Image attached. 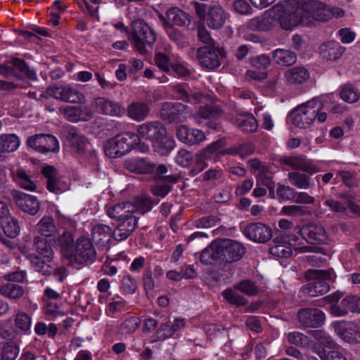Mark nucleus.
Returning <instances> with one entry per match:
<instances>
[{
    "label": "nucleus",
    "mask_w": 360,
    "mask_h": 360,
    "mask_svg": "<svg viewBox=\"0 0 360 360\" xmlns=\"http://www.w3.org/2000/svg\"><path fill=\"white\" fill-rule=\"evenodd\" d=\"M268 13L285 30L299 25L309 26L312 20L323 22L333 17L331 7L317 0H285L274 5Z\"/></svg>",
    "instance_id": "nucleus-1"
},
{
    "label": "nucleus",
    "mask_w": 360,
    "mask_h": 360,
    "mask_svg": "<svg viewBox=\"0 0 360 360\" xmlns=\"http://www.w3.org/2000/svg\"><path fill=\"white\" fill-rule=\"evenodd\" d=\"M136 134L153 143L154 150L162 155H167L174 148L175 141L167 136L166 128L159 121H150L137 126Z\"/></svg>",
    "instance_id": "nucleus-2"
},
{
    "label": "nucleus",
    "mask_w": 360,
    "mask_h": 360,
    "mask_svg": "<svg viewBox=\"0 0 360 360\" xmlns=\"http://www.w3.org/2000/svg\"><path fill=\"white\" fill-rule=\"evenodd\" d=\"M323 108L321 99L313 98L291 111L290 117L292 123L300 129L309 128L316 120L323 123L327 119V113L322 111Z\"/></svg>",
    "instance_id": "nucleus-3"
},
{
    "label": "nucleus",
    "mask_w": 360,
    "mask_h": 360,
    "mask_svg": "<svg viewBox=\"0 0 360 360\" xmlns=\"http://www.w3.org/2000/svg\"><path fill=\"white\" fill-rule=\"evenodd\" d=\"M129 40L140 55L148 53V47H152L156 41L154 30L142 19L132 21Z\"/></svg>",
    "instance_id": "nucleus-4"
},
{
    "label": "nucleus",
    "mask_w": 360,
    "mask_h": 360,
    "mask_svg": "<svg viewBox=\"0 0 360 360\" xmlns=\"http://www.w3.org/2000/svg\"><path fill=\"white\" fill-rule=\"evenodd\" d=\"M33 247L36 253H26L25 256L36 271H45L49 269L48 262L53 259V250L47 244L46 240L41 236H35L33 239Z\"/></svg>",
    "instance_id": "nucleus-5"
},
{
    "label": "nucleus",
    "mask_w": 360,
    "mask_h": 360,
    "mask_svg": "<svg viewBox=\"0 0 360 360\" xmlns=\"http://www.w3.org/2000/svg\"><path fill=\"white\" fill-rule=\"evenodd\" d=\"M139 137L133 132H125L106 141L103 150L107 156L116 158L124 155L134 145L137 144Z\"/></svg>",
    "instance_id": "nucleus-6"
},
{
    "label": "nucleus",
    "mask_w": 360,
    "mask_h": 360,
    "mask_svg": "<svg viewBox=\"0 0 360 360\" xmlns=\"http://www.w3.org/2000/svg\"><path fill=\"white\" fill-rule=\"evenodd\" d=\"M309 283L302 287L304 294L310 297L321 296L330 290L329 284L326 280L330 278L328 271L319 269H309L305 273Z\"/></svg>",
    "instance_id": "nucleus-7"
},
{
    "label": "nucleus",
    "mask_w": 360,
    "mask_h": 360,
    "mask_svg": "<svg viewBox=\"0 0 360 360\" xmlns=\"http://www.w3.org/2000/svg\"><path fill=\"white\" fill-rule=\"evenodd\" d=\"M65 137L70 145L78 152L84 153V160H88V163L92 165L96 169L98 158L94 150H88L89 143L79 131L74 127H67Z\"/></svg>",
    "instance_id": "nucleus-8"
},
{
    "label": "nucleus",
    "mask_w": 360,
    "mask_h": 360,
    "mask_svg": "<svg viewBox=\"0 0 360 360\" xmlns=\"http://www.w3.org/2000/svg\"><path fill=\"white\" fill-rule=\"evenodd\" d=\"M26 145L33 150L41 154L56 153L60 149L58 139L50 134L32 135L27 138Z\"/></svg>",
    "instance_id": "nucleus-9"
},
{
    "label": "nucleus",
    "mask_w": 360,
    "mask_h": 360,
    "mask_svg": "<svg viewBox=\"0 0 360 360\" xmlns=\"http://www.w3.org/2000/svg\"><path fill=\"white\" fill-rule=\"evenodd\" d=\"M46 96L71 103H83L85 101L84 94L76 88L70 85L51 86L45 92Z\"/></svg>",
    "instance_id": "nucleus-10"
},
{
    "label": "nucleus",
    "mask_w": 360,
    "mask_h": 360,
    "mask_svg": "<svg viewBox=\"0 0 360 360\" xmlns=\"http://www.w3.org/2000/svg\"><path fill=\"white\" fill-rule=\"evenodd\" d=\"M221 253V259L227 263L238 262L244 256L246 248L234 240L224 238L219 240Z\"/></svg>",
    "instance_id": "nucleus-11"
},
{
    "label": "nucleus",
    "mask_w": 360,
    "mask_h": 360,
    "mask_svg": "<svg viewBox=\"0 0 360 360\" xmlns=\"http://www.w3.org/2000/svg\"><path fill=\"white\" fill-rule=\"evenodd\" d=\"M222 51L220 49L211 46H205L198 49L197 58L202 68L213 70L220 66V56Z\"/></svg>",
    "instance_id": "nucleus-12"
},
{
    "label": "nucleus",
    "mask_w": 360,
    "mask_h": 360,
    "mask_svg": "<svg viewBox=\"0 0 360 360\" xmlns=\"http://www.w3.org/2000/svg\"><path fill=\"white\" fill-rule=\"evenodd\" d=\"M72 253L70 259L79 264L94 261L96 258L95 248L90 239L86 237H80L77 240Z\"/></svg>",
    "instance_id": "nucleus-13"
},
{
    "label": "nucleus",
    "mask_w": 360,
    "mask_h": 360,
    "mask_svg": "<svg viewBox=\"0 0 360 360\" xmlns=\"http://www.w3.org/2000/svg\"><path fill=\"white\" fill-rule=\"evenodd\" d=\"M11 196L16 206L23 212L32 216L38 213L40 202L37 197L18 190H13Z\"/></svg>",
    "instance_id": "nucleus-14"
},
{
    "label": "nucleus",
    "mask_w": 360,
    "mask_h": 360,
    "mask_svg": "<svg viewBox=\"0 0 360 360\" xmlns=\"http://www.w3.org/2000/svg\"><path fill=\"white\" fill-rule=\"evenodd\" d=\"M243 233L249 240L258 243H266L273 236L271 229L266 224L261 222H254L248 224Z\"/></svg>",
    "instance_id": "nucleus-15"
},
{
    "label": "nucleus",
    "mask_w": 360,
    "mask_h": 360,
    "mask_svg": "<svg viewBox=\"0 0 360 360\" xmlns=\"http://www.w3.org/2000/svg\"><path fill=\"white\" fill-rule=\"evenodd\" d=\"M160 117L168 123L184 122L188 113L187 107L179 103L166 102L162 104Z\"/></svg>",
    "instance_id": "nucleus-16"
},
{
    "label": "nucleus",
    "mask_w": 360,
    "mask_h": 360,
    "mask_svg": "<svg viewBox=\"0 0 360 360\" xmlns=\"http://www.w3.org/2000/svg\"><path fill=\"white\" fill-rule=\"evenodd\" d=\"M172 96L176 100L186 103H199L205 97L198 89H190L186 84H177L172 86Z\"/></svg>",
    "instance_id": "nucleus-17"
},
{
    "label": "nucleus",
    "mask_w": 360,
    "mask_h": 360,
    "mask_svg": "<svg viewBox=\"0 0 360 360\" xmlns=\"http://www.w3.org/2000/svg\"><path fill=\"white\" fill-rule=\"evenodd\" d=\"M297 316L300 322L306 327L317 328L325 321V314L317 308H304L299 311Z\"/></svg>",
    "instance_id": "nucleus-18"
},
{
    "label": "nucleus",
    "mask_w": 360,
    "mask_h": 360,
    "mask_svg": "<svg viewBox=\"0 0 360 360\" xmlns=\"http://www.w3.org/2000/svg\"><path fill=\"white\" fill-rule=\"evenodd\" d=\"M345 322L336 321L333 323L335 333L345 341L352 344L360 343V328L354 323L346 327Z\"/></svg>",
    "instance_id": "nucleus-19"
},
{
    "label": "nucleus",
    "mask_w": 360,
    "mask_h": 360,
    "mask_svg": "<svg viewBox=\"0 0 360 360\" xmlns=\"http://www.w3.org/2000/svg\"><path fill=\"white\" fill-rule=\"evenodd\" d=\"M298 233L309 243H324L327 240L325 229L321 226L315 224H309L299 230Z\"/></svg>",
    "instance_id": "nucleus-20"
},
{
    "label": "nucleus",
    "mask_w": 360,
    "mask_h": 360,
    "mask_svg": "<svg viewBox=\"0 0 360 360\" xmlns=\"http://www.w3.org/2000/svg\"><path fill=\"white\" fill-rule=\"evenodd\" d=\"M281 164L291 167L294 169H299L313 174L319 172L317 167L311 160L303 155L283 157L281 159Z\"/></svg>",
    "instance_id": "nucleus-21"
},
{
    "label": "nucleus",
    "mask_w": 360,
    "mask_h": 360,
    "mask_svg": "<svg viewBox=\"0 0 360 360\" xmlns=\"http://www.w3.org/2000/svg\"><path fill=\"white\" fill-rule=\"evenodd\" d=\"M93 105L99 113L106 115L121 117L125 112V109L122 105L103 97L94 99Z\"/></svg>",
    "instance_id": "nucleus-22"
},
{
    "label": "nucleus",
    "mask_w": 360,
    "mask_h": 360,
    "mask_svg": "<svg viewBox=\"0 0 360 360\" xmlns=\"http://www.w3.org/2000/svg\"><path fill=\"white\" fill-rule=\"evenodd\" d=\"M138 218L133 213L131 215L120 221L114 231L113 236L116 240L122 241L126 240L134 231L137 225Z\"/></svg>",
    "instance_id": "nucleus-23"
},
{
    "label": "nucleus",
    "mask_w": 360,
    "mask_h": 360,
    "mask_svg": "<svg viewBox=\"0 0 360 360\" xmlns=\"http://www.w3.org/2000/svg\"><path fill=\"white\" fill-rule=\"evenodd\" d=\"M176 137L184 143L192 146L205 139L203 131L197 129H190L185 125L179 126L176 129Z\"/></svg>",
    "instance_id": "nucleus-24"
},
{
    "label": "nucleus",
    "mask_w": 360,
    "mask_h": 360,
    "mask_svg": "<svg viewBox=\"0 0 360 360\" xmlns=\"http://www.w3.org/2000/svg\"><path fill=\"white\" fill-rule=\"evenodd\" d=\"M205 20L210 28L218 30L225 24L226 13L220 5H212L207 9Z\"/></svg>",
    "instance_id": "nucleus-25"
},
{
    "label": "nucleus",
    "mask_w": 360,
    "mask_h": 360,
    "mask_svg": "<svg viewBox=\"0 0 360 360\" xmlns=\"http://www.w3.org/2000/svg\"><path fill=\"white\" fill-rule=\"evenodd\" d=\"M112 235L111 227L105 224H96L91 229L92 240L101 248L108 245Z\"/></svg>",
    "instance_id": "nucleus-26"
},
{
    "label": "nucleus",
    "mask_w": 360,
    "mask_h": 360,
    "mask_svg": "<svg viewBox=\"0 0 360 360\" xmlns=\"http://www.w3.org/2000/svg\"><path fill=\"white\" fill-rule=\"evenodd\" d=\"M124 167L131 172L149 174L155 170V165L146 158H130L124 161Z\"/></svg>",
    "instance_id": "nucleus-27"
},
{
    "label": "nucleus",
    "mask_w": 360,
    "mask_h": 360,
    "mask_svg": "<svg viewBox=\"0 0 360 360\" xmlns=\"http://www.w3.org/2000/svg\"><path fill=\"white\" fill-rule=\"evenodd\" d=\"M134 206L131 202H120L107 208L108 216L118 221L127 218L134 213Z\"/></svg>",
    "instance_id": "nucleus-28"
},
{
    "label": "nucleus",
    "mask_w": 360,
    "mask_h": 360,
    "mask_svg": "<svg viewBox=\"0 0 360 360\" xmlns=\"http://www.w3.org/2000/svg\"><path fill=\"white\" fill-rule=\"evenodd\" d=\"M13 181L22 189L28 191H35L37 184L33 177L23 169H18L12 172Z\"/></svg>",
    "instance_id": "nucleus-29"
},
{
    "label": "nucleus",
    "mask_w": 360,
    "mask_h": 360,
    "mask_svg": "<svg viewBox=\"0 0 360 360\" xmlns=\"http://www.w3.org/2000/svg\"><path fill=\"white\" fill-rule=\"evenodd\" d=\"M320 53L323 58L328 60H337L344 53L345 48L338 41H328L321 45Z\"/></svg>",
    "instance_id": "nucleus-30"
},
{
    "label": "nucleus",
    "mask_w": 360,
    "mask_h": 360,
    "mask_svg": "<svg viewBox=\"0 0 360 360\" xmlns=\"http://www.w3.org/2000/svg\"><path fill=\"white\" fill-rule=\"evenodd\" d=\"M166 21L177 26H188L191 21V16L177 7L169 8L165 16Z\"/></svg>",
    "instance_id": "nucleus-31"
},
{
    "label": "nucleus",
    "mask_w": 360,
    "mask_h": 360,
    "mask_svg": "<svg viewBox=\"0 0 360 360\" xmlns=\"http://www.w3.org/2000/svg\"><path fill=\"white\" fill-rule=\"evenodd\" d=\"M309 71L303 66H296L288 69L284 74L287 82L290 84H300L309 78Z\"/></svg>",
    "instance_id": "nucleus-32"
},
{
    "label": "nucleus",
    "mask_w": 360,
    "mask_h": 360,
    "mask_svg": "<svg viewBox=\"0 0 360 360\" xmlns=\"http://www.w3.org/2000/svg\"><path fill=\"white\" fill-rule=\"evenodd\" d=\"M221 259V253L219 241L212 242L208 247L205 248L200 255V262L206 265L212 264L213 262Z\"/></svg>",
    "instance_id": "nucleus-33"
},
{
    "label": "nucleus",
    "mask_w": 360,
    "mask_h": 360,
    "mask_svg": "<svg viewBox=\"0 0 360 360\" xmlns=\"http://www.w3.org/2000/svg\"><path fill=\"white\" fill-rule=\"evenodd\" d=\"M149 111L148 105L143 102H132L127 109L129 117L136 122L144 120L148 117Z\"/></svg>",
    "instance_id": "nucleus-34"
},
{
    "label": "nucleus",
    "mask_w": 360,
    "mask_h": 360,
    "mask_svg": "<svg viewBox=\"0 0 360 360\" xmlns=\"http://www.w3.org/2000/svg\"><path fill=\"white\" fill-rule=\"evenodd\" d=\"M15 331L22 335H28L31 332L32 317L26 312L19 310L14 318Z\"/></svg>",
    "instance_id": "nucleus-35"
},
{
    "label": "nucleus",
    "mask_w": 360,
    "mask_h": 360,
    "mask_svg": "<svg viewBox=\"0 0 360 360\" xmlns=\"http://www.w3.org/2000/svg\"><path fill=\"white\" fill-rule=\"evenodd\" d=\"M274 62L281 66H290L297 60V55L293 51L285 49H276L272 53Z\"/></svg>",
    "instance_id": "nucleus-36"
},
{
    "label": "nucleus",
    "mask_w": 360,
    "mask_h": 360,
    "mask_svg": "<svg viewBox=\"0 0 360 360\" xmlns=\"http://www.w3.org/2000/svg\"><path fill=\"white\" fill-rule=\"evenodd\" d=\"M236 124L241 130L250 133L255 131L258 127L255 117L249 113L238 114L236 117Z\"/></svg>",
    "instance_id": "nucleus-37"
},
{
    "label": "nucleus",
    "mask_w": 360,
    "mask_h": 360,
    "mask_svg": "<svg viewBox=\"0 0 360 360\" xmlns=\"http://www.w3.org/2000/svg\"><path fill=\"white\" fill-rule=\"evenodd\" d=\"M0 226L4 233L10 238H15L19 235L20 228L17 219L9 214L4 219L0 222Z\"/></svg>",
    "instance_id": "nucleus-38"
},
{
    "label": "nucleus",
    "mask_w": 360,
    "mask_h": 360,
    "mask_svg": "<svg viewBox=\"0 0 360 360\" xmlns=\"http://www.w3.org/2000/svg\"><path fill=\"white\" fill-rule=\"evenodd\" d=\"M290 183L299 189H309L313 186L309 176L298 172H291L288 174Z\"/></svg>",
    "instance_id": "nucleus-39"
},
{
    "label": "nucleus",
    "mask_w": 360,
    "mask_h": 360,
    "mask_svg": "<svg viewBox=\"0 0 360 360\" xmlns=\"http://www.w3.org/2000/svg\"><path fill=\"white\" fill-rule=\"evenodd\" d=\"M0 294L11 300H17L24 295L23 288L15 283L0 284Z\"/></svg>",
    "instance_id": "nucleus-40"
},
{
    "label": "nucleus",
    "mask_w": 360,
    "mask_h": 360,
    "mask_svg": "<svg viewBox=\"0 0 360 360\" xmlns=\"http://www.w3.org/2000/svg\"><path fill=\"white\" fill-rule=\"evenodd\" d=\"M158 203V201H153L150 196L141 195L137 197L134 202H132V205L134 206V214L139 212L141 214H144L151 210L153 205Z\"/></svg>",
    "instance_id": "nucleus-41"
},
{
    "label": "nucleus",
    "mask_w": 360,
    "mask_h": 360,
    "mask_svg": "<svg viewBox=\"0 0 360 360\" xmlns=\"http://www.w3.org/2000/svg\"><path fill=\"white\" fill-rule=\"evenodd\" d=\"M37 229L41 236H52L56 231L54 219L51 217H44L37 223Z\"/></svg>",
    "instance_id": "nucleus-42"
},
{
    "label": "nucleus",
    "mask_w": 360,
    "mask_h": 360,
    "mask_svg": "<svg viewBox=\"0 0 360 360\" xmlns=\"http://www.w3.org/2000/svg\"><path fill=\"white\" fill-rule=\"evenodd\" d=\"M10 63L13 66V70L15 69L18 70L30 79H37L35 70L30 68L24 60L20 59L18 58H12L10 60Z\"/></svg>",
    "instance_id": "nucleus-43"
},
{
    "label": "nucleus",
    "mask_w": 360,
    "mask_h": 360,
    "mask_svg": "<svg viewBox=\"0 0 360 360\" xmlns=\"http://www.w3.org/2000/svg\"><path fill=\"white\" fill-rule=\"evenodd\" d=\"M221 295L229 304L236 307L244 306L248 303L247 299L240 295L236 289L226 288L221 292Z\"/></svg>",
    "instance_id": "nucleus-44"
},
{
    "label": "nucleus",
    "mask_w": 360,
    "mask_h": 360,
    "mask_svg": "<svg viewBox=\"0 0 360 360\" xmlns=\"http://www.w3.org/2000/svg\"><path fill=\"white\" fill-rule=\"evenodd\" d=\"M58 244L64 257L68 259L72 257V252L75 245L74 244V240L70 233H63V234L59 238Z\"/></svg>",
    "instance_id": "nucleus-45"
},
{
    "label": "nucleus",
    "mask_w": 360,
    "mask_h": 360,
    "mask_svg": "<svg viewBox=\"0 0 360 360\" xmlns=\"http://www.w3.org/2000/svg\"><path fill=\"white\" fill-rule=\"evenodd\" d=\"M340 95L343 101L349 103H356L360 98L359 91L351 84L344 85Z\"/></svg>",
    "instance_id": "nucleus-46"
},
{
    "label": "nucleus",
    "mask_w": 360,
    "mask_h": 360,
    "mask_svg": "<svg viewBox=\"0 0 360 360\" xmlns=\"http://www.w3.org/2000/svg\"><path fill=\"white\" fill-rule=\"evenodd\" d=\"M315 351L321 360H347L341 348L327 351L319 347H316Z\"/></svg>",
    "instance_id": "nucleus-47"
},
{
    "label": "nucleus",
    "mask_w": 360,
    "mask_h": 360,
    "mask_svg": "<svg viewBox=\"0 0 360 360\" xmlns=\"http://www.w3.org/2000/svg\"><path fill=\"white\" fill-rule=\"evenodd\" d=\"M159 18L164 24L165 30L169 38L177 45H181L184 41V36L181 32L174 28L172 24L167 22L164 15H161Z\"/></svg>",
    "instance_id": "nucleus-48"
},
{
    "label": "nucleus",
    "mask_w": 360,
    "mask_h": 360,
    "mask_svg": "<svg viewBox=\"0 0 360 360\" xmlns=\"http://www.w3.org/2000/svg\"><path fill=\"white\" fill-rule=\"evenodd\" d=\"M246 27L252 31H266L270 29V22L266 18L256 16L248 20Z\"/></svg>",
    "instance_id": "nucleus-49"
},
{
    "label": "nucleus",
    "mask_w": 360,
    "mask_h": 360,
    "mask_svg": "<svg viewBox=\"0 0 360 360\" xmlns=\"http://www.w3.org/2000/svg\"><path fill=\"white\" fill-rule=\"evenodd\" d=\"M140 319L136 316H130L124 320L120 325L119 331L122 335H128L133 333L139 327Z\"/></svg>",
    "instance_id": "nucleus-50"
},
{
    "label": "nucleus",
    "mask_w": 360,
    "mask_h": 360,
    "mask_svg": "<svg viewBox=\"0 0 360 360\" xmlns=\"http://www.w3.org/2000/svg\"><path fill=\"white\" fill-rule=\"evenodd\" d=\"M274 243H279L269 250L271 255L278 257H288L292 255V250L290 247L283 244V241H280L278 238L274 239Z\"/></svg>",
    "instance_id": "nucleus-51"
},
{
    "label": "nucleus",
    "mask_w": 360,
    "mask_h": 360,
    "mask_svg": "<svg viewBox=\"0 0 360 360\" xmlns=\"http://www.w3.org/2000/svg\"><path fill=\"white\" fill-rule=\"evenodd\" d=\"M272 174L264 167L259 169L256 175L257 184L267 187L270 191H272L274 188V183L272 181Z\"/></svg>",
    "instance_id": "nucleus-52"
},
{
    "label": "nucleus",
    "mask_w": 360,
    "mask_h": 360,
    "mask_svg": "<svg viewBox=\"0 0 360 360\" xmlns=\"http://www.w3.org/2000/svg\"><path fill=\"white\" fill-rule=\"evenodd\" d=\"M233 288L249 296L255 295L258 291L255 283L250 280H244L236 283L233 285Z\"/></svg>",
    "instance_id": "nucleus-53"
},
{
    "label": "nucleus",
    "mask_w": 360,
    "mask_h": 360,
    "mask_svg": "<svg viewBox=\"0 0 360 360\" xmlns=\"http://www.w3.org/2000/svg\"><path fill=\"white\" fill-rule=\"evenodd\" d=\"M199 116L203 119H213L219 116L221 113L220 108L213 104H207L199 109Z\"/></svg>",
    "instance_id": "nucleus-54"
},
{
    "label": "nucleus",
    "mask_w": 360,
    "mask_h": 360,
    "mask_svg": "<svg viewBox=\"0 0 360 360\" xmlns=\"http://www.w3.org/2000/svg\"><path fill=\"white\" fill-rule=\"evenodd\" d=\"M342 305L349 311L360 313V297L357 295H349L342 300Z\"/></svg>",
    "instance_id": "nucleus-55"
},
{
    "label": "nucleus",
    "mask_w": 360,
    "mask_h": 360,
    "mask_svg": "<svg viewBox=\"0 0 360 360\" xmlns=\"http://www.w3.org/2000/svg\"><path fill=\"white\" fill-rule=\"evenodd\" d=\"M19 354L18 347L13 342H6L2 347V360H15Z\"/></svg>",
    "instance_id": "nucleus-56"
},
{
    "label": "nucleus",
    "mask_w": 360,
    "mask_h": 360,
    "mask_svg": "<svg viewBox=\"0 0 360 360\" xmlns=\"http://www.w3.org/2000/svg\"><path fill=\"white\" fill-rule=\"evenodd\" d=\"M48 266H49V269L47 271L48 272L44 271H38L44 276H50L53 275L56 280L59 282H62L65 277L66 276V270L63 266H56L53 261L51 262H48Z\"/></svg>",
    "instance_id": "nucleus-57"
},
{
    "label": "nucleus",
    "mask_w": 360,
    "mask_h": 360,
    "mask_svg": "<svg viewBox=\"0 0 360 360\" xmlns=\"http://www.w3.org/2000/svg\"><path fill=\"white\" fill-rule=\"evenodd\" d=\"M276 194L283 200H293L295 198L296 191L289 186L278 184Z\"/></svg>",
    "instance_id": "nucleus-58"
},
{
    "label": "nucleus",
    "mask_w": 360,
    "mask_h": 360,
    "mask_svg": "<svg viewBox=\"0 0 360 360\" xmlns=\"http://www.w3.org/2000/svg\"><path fill=\"white\" fill-rule=\"evenodd\" d=\"M154 60L156 65L165 72H169L172 66L169 58L162 52L155 53Z\"/></svg>",
    "instance_id": "nucleus-59"
},
{
    "label": "nucleus",
    "mask_w": 360,
    "mask_h": 360,
    "mask_svg": "<svg viewBox=\"0 0 360 360\" xmlns=\"http://www.w3.org/2000/svg\"><path fill=\"white\" fill-rule=\"evenodd\" d=\"M338 174L341 176L343 184L349 188L358 186L359 181L354 172L347 170H339Z\"/></svg>",
    "instance_id": "nucleus-60"
},
{
    "label": "nucleus",
    "mask_w": 360,
    "mask_h": 360,
    "mask_svg": "<svg viewBox=\"0 0 360 360\" xmlns=\"http://www.w3.org/2000/svg\"><path fill=\"white\" fill-rule=\"evenodd\" d=\"M220 219L215 215L205 216L195 220V225L198 228L208 229L216 226Z\"/></svg>",
    "instance_id": "nucleus-61"
},
{
    "label": "nucleus",
    "mask_w": 360,
    "mask_h": 360,
    "mask_svg": "<svg viewBox=\"0 0 360 360\" xmlns=\"http://www.w3.org/2000/svg\"><path fill=\"white\" fill-rule=\"evenodd\" d=\"M59 112L69 122H78V115L76 105H68L59 108Z\"/></svg>",
    "instance_id": "nucleus-62"
},
{
    "label": "nucleus",
    "mask_w": 360,
    "mask_h": 360,
    "mask_svg": "<svg viewBox=\"0 0 360 360\" xmlns=\"http://www.w3.org/2000/svg\"><path fill=\"white\" fill-rule=\"evenodd\" d=\"M192 153L185 149H181L176 155V162L182 167H187L193 160Z\"/></svg>",
    "instance_id": "nucleus-63"
},
{
    "label": "nucleus",
    "mask_w": 360,
    "mask_h": 360,
    "mask_svg": "<svg viewBox=\"0 0 360 360\" xmlns=\"http://www.w3.org/2000/svg\"><path fill=\"white\" fill-rule=\"evenodd\" d=\"M225 145V141L222 139H218L216 141L210 143L205 148L202 150V155L205 158H207L210 155L217 152L222 148Z\"/></svg>",
    "instance_id": "nucleus-64"
}]
</instances>
